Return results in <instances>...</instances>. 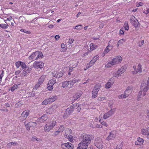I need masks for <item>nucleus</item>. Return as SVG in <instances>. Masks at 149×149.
Returning <instances> with one entry per match:
<instances>
[{
  "instance_id": "35",
  "label": "nucleus",
  "mask_w": 149,
  "mask_h": 149,
  "mask_svg": "<svg viewBox=\"0 0 149 149\" xmlns=\"http://www.w3.org/2000/svg\"><path fill=\"white\" fill-rule=\"evenodd\" d=\"M18 87V85L15 84L13 85L11 88L9 89V90H10L12 92H13Z\"/></svg>"
},
{
  "instance_id": "41",
  "label": "nucleus",
  "mask_w": 149,
  "mask_h": 149,
  "mask_svg": "<svg viewBox=\"0 0 149 149\" xmlns=\"http://www.w3.org/2000/svg\"><path fill=\"white\" fill-rule=\"evenodd\" d=\"M142 134L143 135H146L147 138L149 139V131H142Z\"/></svg>"
},
{
  "instance_id": "64",
  "label": "nucleus",
  "mask_w": 149,
  "mask_h": 149,
  "mask_svg": "<svg viewBox=\"0 0 149 149\" xmlns=\"http://www.w3.org/2000/svg\"><path fill=\"white\" fill-rule=\"evenodd\" d=\"M21 72V71L20 70H18L17 71H16L15 72V74L16 75H18Z\"/></svg>"
},
{
  "instance_id": "51",
  "label": "nucleus",
  "mask_w": 149,
  "mask_h": 149,
  "mask_svg": "<svg viewBox=\"0 0 149 149\" xmlns=\"http://www.w3.org/2000/svg\"><path fill=\"white\" fill-rule=\"evenodd\" d=\"M82 28V26L81 25H77L76 26L74 29H77L78 30H80Z\"/></svg>"
},
{
  "instance_id": "26",
  "label": "nucleus",
  "mask_w": 149,
  "mask_h": 149,
  "mask_svg": "<svg viewBox=\"0 0 149 149\" xmlns=\"http://www.w3.org/2000/svg\"><path fill=\"white\" fill-rule=\"evenodd\" d=\"M37 52H35L33 53L29 57V59L30 60H37L36 59V57L37 56Z\"/></svg>"
},
{
  "instance_id": "61",
  "label": "nucleus",
  "mask_w": 149,
  "mask_h": 149,
  "mask_svg": "<svg viewBox=\"0 0 149 149\" xmlns=\"http://www.w3.org/2000/svg\"><path fill=\"white\" fill-rule=\"evenodd\" d=\"M74 41V40L73 39H70L69 40L68 42L71 45L73 43Z\"/></svg>"
},
{
  "instance_id": "32",
  "label": "nucleus",
  "mask_w": 149,
  "mask_h": 149,
  "mask_svg": "<svg viewBox=\"0 0 149 149\" xmlns=\"http://www.w3.org/2000/svg\"><path fill=\"white\" fill-rule=\"evenodd\" d=\"M61 48L62 49L61 51L63 52H66L67 50V46L64 43H62L61 44Z\"/></svg>"
},
{
  "instance_id": "6",
  "label": "nucleus",
  "mask_w": 149,
  "mask_h": 149,
  "mask_svg": "<svg viewBox=\"0 0 149 149\" xmlns=\"http://www.w3.org/2000/svg\"><path fill=\"white\" fill-rule=\"evenodd\" d=\"M125 70V68L123 66L122 67L118 69L117 71L114 72L113 74V76L114 77H118L124 73Z\"/></svg>"
},
{
  "instance_id": "54",
  "label": "nucleus",
  "mask_w": 149,
  "mask_h": 149,
  "mask_svg": "<svg viewBox=\"0 0 149 149\" xmlns=\"http://www.w3.org/2000/svg\"><path fill=\"white\" fill-rule=\"evenodd\" d=\"M23 103L22 102H19L16 104V106L17 107H20L22 106Z\"/></svg>"
},
{
  "instance_id": "40",
  "label": "nucleus",
  "mask_w": 149,
  "mask_h": 149,
  "mask_svg": "<svg viewBox=\"0 0 149 149\" xmlns=\"http://www.w3.org/2000/svg\"><path fill=\"white\" fill-rule=\"evenodd\" d=\"M132 93V91L130 89H127L125 91L124 93L125 94V95L127 97H128L130 94L131 93Z\"/></svg>"
},
{
  "instance_id": "9",
  "label": "nucleus",
  "mask_w": 149,
  "mask_h": 149,
  "mask_svg": "<svg viewBox=\"0 0 149 149\" xmlns=\"http://www.w3.org/2000/svg\"><path fill=\"white\" fill-rule=\"evenodd\" d=\"M56 82V80L55 78H53L49 80L47 84V89L51 91L53 90V86Z\"/></svg>"
},
{
  "instance_id": "2",
  "label": "nucleus",
  "mask_w": 149,
  "mask_h": 149,
  "mask_svg": "<svg viewBox=\"0 0 149 149\" xmlns=\"http://www.w3.org/2000/svg\"><path fill=\"white\" fill-rule=\"evenodd\" d=\"M141 88V91L143 90V95H145L146 91L149 88V77L148 78L147 84L143 81H142Z\"/></svg>"
},
{
  "instance_id": "28",
  "label": "nucleus",
  "mask_w": 149,
  "mask_h": 149,
  "mask_svg": "<svg viewBox=\"0 0 149 149\" xmlns=\"http://www.w3.org/2000/svg\"><path fill=\"white\" fill-rule=\"evenodd\" d=\"M36 52H38L37 53V56L36 59L37 60L42 58L43 56L42 53L40 52H38V51Z\"/></svg>"
},
{
  "instance_id": "60",
  "label": "nucleus",
  "mask_w": 149,
  "mask_h": 149,
  "mask_svg": "<svg viewBox=\"0 0 149 149\" xmlns=\"http://www.w3.org/2000/svg\"><path fill=\"white\" fill-rule=\"evenodd\" d=\"M35 139L36 140L38 141H41V139H37L35 138H34L33 137H32V140L33 141H34V140Z\"/></svg>"
},
{
  "instance_id": "56",
  "label": "nucleus",
  "mask_w": 149,
  "mask_h": 149,
  "mask_svg": "<svg viewBox=\"0 0 149 149\" xmlns=\"http://www.w3.org/2000/svg\"><path fill=\"white\" fill-rule=\"evenodd\" d=\"M143 90H142V91H141V90H140V91H139V94L140 95L139 96H138L137 97V100H139L140 99L141 96V95L142 93H143Z\"/></svg>"
},
{
  "instance_id": "53",
  "label": "nucleus",
  "mask_w": 149,
  "mask_h": 149,
  "mask_svg": "<svg viewBox=\"0 0 149 149\" xmlns=\"http://www.w3.org/2000/svg\"><path fill=\"white\" fill-rule=\"evenodd\" d=\"M21 61H19L15 63V66H16V67H17V68H19V66H21Z\"/></svg>"
},
{
  "instance_id": "20",
  "label": "nucleus",
  "mask_w": 149,
  "mask_h": 149,
  "mask_svg": "<svg viewBox=\"0 0 149 149\" xmlns=\"http://www.w3.org/2000/svg\"><path fill=\"white\" fill-rule=\"evenodd\" d=\"M114 111L112 110L109 111L108 112L105 113L103 116V118L104 119H106L108 118L111 116L113 113Z\"/></svg>"
},
{
  "instance_id": "30",
  "label": "nucleus",
  "mask_w": 149,
  "mask_h": 149,
  "mask_svg": "<svg viewBox=\"0 0 149 149\" xmlns=\"http://www.w3.org/2000/svg\"><path fill=\"white\" fill-rule=\"evenodd\" d=\"M57 99V97L56 96L54 95L52 97L50 98H48L49 100L50 103H52L54 102L55 100Z\"/></svg>"
},
{
  "instance_id": "36",
  "label": "nucleus",
  "mask_w": 149,
  "mask_h": 149,
  "mask_svg": "<svg viewBox=\"0 0 149 149\" xmlns=\"http://www.w3.org/2000/svg\"><path fill=\"white\" fill-rule=\"evenodd\" d=\"M125 40L124 39H122L120 40L118 42L117 45V47H118L120 45H122L125 42Z\"/></svg>"
},
{
  "instance_id": "44",
  "label": "nucleus",
  "mask_w": 149,
  "mask_h": 149,
  "mask_svg": "<svg viewBox=\"0 0 149 149\" xmlns=\"http://www.w3.org/2000/svg\"><path fill=\"white\" fill-rule=\"evenodd\" d=\"M50 103L49 100L48 98H47L44 100L42 103V105H46Z\"/></svg>"
},
{
  "instance_id": "52",
  "label": "nucleus",
  "mask_w": 149,
  "mask_h": 149,
  "mask_svg": "<svg viewBox=\"0 0 149 149\" xmlns=\"http://www.w3.org/2000/svg\"><path fill=\"white\" fill-rule=\"evenodd\" d=\"M125 95H126L124 93L123 94H122L119 95L118 96V97L119 99L124 98L127 97Z\"/></svg>"
},
{
  "instance_id": "7",
  "label": "nucleus",
  "mask_w": 149,
  "mask_h": 149,
  "mask_svg": "<svg viewBox=\"0 0 149 149\" xmlns=\"http://www.w3.org/2000/svg\"><path fill=\"white\" fill-rule=\"evenodd\" d=\"M56 121L53 120L47 123L45 125L44 129L45 130H50L52 129L53 127L56 125Z\"/></svg>"
},
{
  "instance_id": "27",
  "label": "nucleus",
  "mask_w": 149,
  "mask_h": 149,
  "mask_svg": "<svg viewBox=\"0 0 149 149\" xmlns=\"http://www.w3.org/2000/svg\"><path fill=\"white\" fill-rule=\"evenodd\" d=\"M29 125L31 128V130H34V128L36 127L37 124L36 122H29Z\"/></svg>"
},
{
  "instance_id": "13",
  "label": "nucleus",
  "mask_w": 149,
  "mask_h": 149,
  "mask_svg": "<svg viewBox=\"0 0 149 149\" xmlns=\"http://www.w3.org/2000/svg\"><path fill=\"white\" fill-rule=\"evenodd\" d=\"M88 144L82 141L78 144L77 149H87Z\"/></svg>"
},
{
  "instance_id": "23",
  "label": "nucleus",
  "mask_w": 149,
  "mask_h": 149,
  "mask_svg": "<svg viewBox=\"0 0 149 149\" xmlns=\"http://www.w3.org/2000/svg\"><path fill=\"white\" fill-rule=\"evenodd\" d=\"M113 79L111 78L110 79L108 82H107L105 85V88H109L111 86L113 85Z\"/></svg>"
},
{
  "instance_id": "50",
  "label": "nucleus",
  "mask_w": 149,
  "mask_h": 149,
  "mask_svg": "<svg viewBox=\"0 0 149 149\" xmlns=\"http://www.w3.org/2000/svg\"><path fill=\"white\" fill-rule=\"evenodd\" d=\"M144 42V40H142L141 41H139L137 43L139 47L143 45Z\"/></svg>"
},
{
  "instance_id": "8",
  "label": "nucleus",
  "mask_w": 149,
  "mask_h": 149,
  "mask_svg": "<svg viewBox=\"0 0 149 149\" xmlns=\"http://www.w3.org/2000/svg\"><path fill=\"white\" fill-rule=\"evenodd\" d=\"M30 110L28 109L24 111L21 115V116L19 117V119L21 121L25 120L29 114Z\"/></svg>"
},
{
  "instance_id": "14",
  "label": "nucleus",
  "mask_w": 149,
  "mask_h": 149,
  "mask_svg": "<svg viewBox=\"0 0 149 149\" xmlns=\"http://www.w3.org/2000/svg\"><path fill=\"white\" fill-rule=\"evenodd\" d=\"M57 108L56 106H54L48 108L46 111V113L48 114H51L56 112V109Z\"/></svg>"
},
{
  "instance_id": "12",
  "label": "nucleus",
  "mask_w": 149,
  "mask_h": 149,
  "mask_svg": "<svg viewBox=\"0 0 149 149\" xmlns=\"http://www.w3.org/2000/svg\"><path fill=\"white\" fill-rule=\"evenodd\" d=\"M123 59L122 57L120 56H118L113 58L111 61L113 65L117 64L121 62Z\"/></svg>"
},
{
  "instance_id": "37",
  "label": "nucleus",
  "mask_w": 149,
  "mask_h": 149,
  "mask_svg": "<svg viewBox=\"0 0 149 149\" xmlns=\"http://www.w3.org/2000/svg\"><path fill=\"white\" fill-rule=\"evenodd\" d=\"M112 48L111 47H110V46L108 45L107 47L105 48L104 51V53H107L109 52Z\"/></svg>"
},
{
  "instance_id": "45",
  "label": "nucleus",
  "mask_w": 149,
  "mask_h": 149,
  "mask_svg": "<svg viewBox=\"0 0 149 149\" xmlns=\"http://www.w3.org/2000/svg\"><path fill=\"white\" fill-rule=\"evenodd\" d=\"M8 25L4 24H0V27L3 29H6L8 28Z\"/></svg>"
},
{
  "instance_id": "47",
  "label": "nucleus",
  "mask_w": 149,
  "mask_h": 149,
  "mask_svg": "<svg viewBox=\"0 0 149 149\" xmlns=\"http://www.w3.org/2000/svg\"><path fill=\"white\" fill-rule=\"evenodd\" d=\"M99 56L98 55H96L95 56H94L92 60L94 62H95L99 58Z\"/></svg>"
},
{
  "instance_id": "57",
  "label": "nucleus",
  "mask_w": 149,
  "mask_h": 149,
  "mask_svg": "<svg viewBox=\"0 0 149 149\" xmlns=\"http://www.w3.org/2000/svg\"><path fill=\"white\" fill-rule=\"evenodd\" d=\"M26 122H24V124L25 125V126H26V128H27V130H31V128L30 127V125H29V123H28L27 124H26Z\"/></svg>"
},
{
  "instance_id": "16",
  "label": "nucleus",
  "mask_w": 149,
  "mask_h": 149,
  "mask_svg": "<svg viewBox=\"0 0 149 149\" xmlns=\"http://www.w3.org/2000/svg\"><path fill=\"white\" fill-rule=\"evenodd\" d=\"M116 131H111L109 133V135L107 138V140L109 141L113 140L116 136Z\"/></svg>"
},
{
  "instance_id": "22",
  "label": "nucleus",
  "mask_w": 149,
  "mask_h": 149,
  "mask_svg": "<svg viewBox=\"0 0 149 149\" xmlns=\"http://www.w3.org/2000/svg\"><path fill=\"white\" fill-rule=\"evenodd\" d=\"M143 142V139L140 137H138L137 138V140L135 142V144L136 145H142Z\"/></svg>"
},
{
  "instance_id": "5",
  "label": "nucleus",
  "mask_w": 149,
  "mask_h": 149,
  "mask_svg": "<svg viewBox=\"0 0 149 149\" xmlns=\"http://www.w3.org/2000/svg\"><path fill=\"white\" fill-rule=\"evenodd\" d=\"M101 85L99 84H97L95 86L92 92V98H94L97 97L98 91Z\"/></svg>"
},
{
  "instance_id": "55",
  "label": "nucleus",
  "mask_w": 149,
  "mask_h": 149,
  "mask_svg": "<svg viewBox=\"0 0 149 149\" xmlns=\"http://www.w3.org/2000/svg\"><path fill=\"white\" fill-rule=\"evenodd\" d=\"M106 98L105 97H99L97 98V100L98 101H102L104 100H106Z\"/></svg>"
},
{
  "instance_id": "25",
  "label": "nucleus",
  "mask_w": 149,
  "mask_h": 149,
  "mask_svg": "<svg viewBox=\"0 0 149 149\" xmlns=\"http://www.w3.org/2000/svg\"><path fill=\"white\" fill-rule=\"evenodd\" d=\"M82 93V91H79L74 94L73 96L74 99L77 100L81 96Z\"/></svg>"
},
{
  "instance_id": "15",
  "label": "nucleus",
  "mask_w": 149,
  "mask_h": 149,
  "mask_svg": "<svg viewBox=\"0 0 149 149\" xmlns=\"http://www.w3.org/2000/svg\"><path fill=\"white\" fill-rule=\"evenodd\" d=\"M72 131H66L65 133V137L67 138L70 141H73V138L72 135Z\"/></svg>"
},
{
  "instance_id": "29",
  "label": "nucleus",
  "mask_w": 149,
  "mask_h": 149,
  "mask_svg": "<svg viewBox=\"0 0 149 149\" xmlns=\"http://www.w3.org/2000/svg\"><path fill=\"white\" fill-rule=\"evenodd\" d=\"M45 78L46 76L44 75L41 76L38 79V82L40 84H42L44 82Z\"/></svg>"
},
{
  "instance_id": "34",
  "label": "nucleus",
  "mask_w": 149,
  "mask_h": 149,
  "mask_svg": "<svg viewBox=\"0 0 149 149\" xmlns=\"http://www.w3.org/2000/svg\"><path fill=\"white\" fill-rule=\"evenodd\" d=\"M116 146L115 147L111 149H122L123 147V144L121 143H118V144H115Z\"/></svg>"
},
{
  "instance_id": "43",
  "label": "nucleus",
  "mask_w": 149,
  "mask_h": 149,
  "mask_svg": "<svg viewBox=\"0 0 149 149\" xmlns=\"http://www.w3.org/2000/svg\"><path fill=\"white\" fill-rule=\"evenodd\" d=\"M112 61H111L109 62H108L105 65V67L106 68H110L113 65V63H112Z\"/></svg>"
},
{
  "instance_id": "24",
  "label": "nucleus",
  "mask_w": 149,
  "mask_h": 149,
  "mask_svg": "<svg viewBox=\"0 0 149 149\" xmlns=\"http://www.w3.org/2000/svg\"><path fill=\"white\" fill-rule=\"evenodd\" d=\"M31 71V68H26L24 69L22 72L21 74L22 75V76H23L24 77H25L28 73L30 72Z\"/></svg>"
},
{
  "instance_id": "49",
  "label": "nucleus",
  "mask_w": 149,
  "mask_h": 149,
  "mask_svg": "<svg viewBox=\"0 0 149 149\" xmlns=\"http://www.w3.org/2000/svg\"><path fill=\"white\" fill-rule=\"evenodd\" d=\"M21 66L22 69H25L26 68H29L28 67H26L25 63L23 62H21Z\"/></svg>"
},
{
  "instance_id": "46",
  "label": "nucleus",
  "mask_w": 149,
  "mask_h": 149,
  "mask_svg": "<svg viewBox=\"0 0 149 149\" xmlns=\"http://www.w3.org/2000/svg\"><path fill=\"white\" fill-rule=\"evenodd\" d=\"M41 84H40L38 82V83L35 85V86L33 88V90L35 91L36 90V89L39 87Z\"/></svg>"
},
{
  "instance_id": "10",
  "label": "nucleus",
  "mask_w": 149,
  "mask_h": 149,
  "mask_svg": "<svg viewBox=\"0 0 149 149\" xmlns=\"http://www.w3.org/2000/svg\"><path fill=\"white\" fill-rule=\"evenodd\" d=\"M33 66L35 68H42L44 66V63L42 61H36L33 63Z\"/></svg>"
},
{
  "instance_id": "17",
  "label": "nucleus",
  "mask_w": 149,
  "mask_h": 149,
  "mask_svg": "<svg viewBox=\"0 0 149 149\" xmlns=\"http://www.w3.org/2000/svg\"><path fill=\"white\" fill-rule=\"evenodd\" d=\"M48 119V116L46 114H43L40 118L37 119V122L38 123H42L44 122Z\"/></svg>"
},
{
  "instance_id": "19",
  "label": "nucleus",
  "mask_w": 149,
  "mask_h": 149,
  "mask_svg": "<svg viewBox=\"0 0 149 149\" xmlns=\"http://www.w3.org/2000/svg\"><path fill=\"white\" fill-rule=\"evenodd\" d=\"M63 72H64L63 70H61V71H60V70H59L58 72V74H56L57 72H53L52 73V75L53 76L56 77L60 78L63 76Z\"/></svg>"
},
{
  "instance_id": "1",
  "label": "nucleus",
  "mask_w": 149,
  "mask_h": 149,
  "mask_svg": "<svg viewBox=\"0 0 149 149\" xmlns=\"http://www.w3.org/2000/svg\"><path fill=\"white\" fill-rule=\"evenodd\" d=\"M80 137L83 139V141L89 144L91 143V140L93 139L94 137L92 135L83 134L81 135Z\"/></svg>"
},
{
  "instance_id": "63",
  "label": "nucleus",
  "mask_w": 149,
  "mask_h": 149,
  "mask_svg": "<svg viewBox=\"0 0 149 149\" xmlns=\"http://www.w3.org/2000/svg\"><path fill=\"white\" fill-rule=\"evenodd\" d=\"M64 129V127L63 125H61L59 128L58 130H63Z\"/></svg>"
},
{
  "instance_id": "4",
  "label": "nucleus",
  "mask_w": 149,
  "mask_h": 149,
  "mask_svg": "<svg viewBox=\"0 0 149 149\" xmlns=\"http://www.w3.org/2000/svg\"><path fill=\"white\" fill-rule=\"evenodd\" d=\"M94 144L95 146L99 149H102L103 148V142L101 138L98 137L95 139Z\"/></svg>"
},
{
  "instance_id": "3",
  "label": "nucleus",
  "mask_w": 149,
  "mask_h": 149,
  "mask_svg": "<svg viewBox=\"0 0 149 149\" xmlns=\"http://www.w3.org/2000/svg\"><path fill=\"white\" fill-rule=\"evenodd\" d=\"M76 105L77 106L79 105V104L78 103L74 104H73V106H71L66 109L65 113L63 116L64 118H66L74 111V109H75V106Z\"/></svg>"
},
{
  "instance_id": "31",
  "label": "nucleus",
  "mask_w": 149,
  "mask_h": 149,
  "mask_svg": "<svg viewBox=\"0 0 149 149\" xmlns=\"http://www.w3.org/2000/svg\"><path fill=\"white\" fill-rule=\"evenodd\" d=\"M101 117H100V116L99 117V120L100 122L101 123V124L107 127L108 126L107 123L104 121L103 120L101 119Z\"/></svg>"
},
{
  "instance_id": "48",
  "label": "nucleus",
  "mask_w": 149,
  "mask_h": 149,
  "mask_svg": "<svg viewBox=\"0 0 149 149\" xmlns=\"http://www.w3.org/2000/svg\"><path fill=\"white\" fill-rule=\"evenodd\" d=\"M80 81L79 79H74L73 80L70 81L71 84L72 85V86L73 85L77 82L79 81Z\"/></svg>"
},
{
  "instance_id": "11",
  "label": "nucleus",
  "mask_w": 149,
  "mask_h": 149,
  "mask_svg": "<svg viewBox=\"0 0 149 149\" xmlns=\"http://www.w3.org/2000/svg\"><path fill=\"white\" fill-rule=\"evenodd\" d=\"M61 147L63 149H72L74 148V145L69 142L62 144Z\"/></svg>"
},
{
  "instance_id": "62",
  "label": "nucleus",
  "mask_w": 149,
  "mask_h": 149,
  "mask_svg": "<svg viewBox=\"0 0 149 149\" xmlns=\"http://www.w3.org/2000/svg\"><path fill=\"white\" fill-rule=\"evenodd\" d=\"M143 5V3L139 2V3L138 4L136 5V6L137 7H138L140 6H142Z\"/></svg>"
},
{
  "instance_id": "42",
  "label": "nucleus",
  "mask_w": 149,
  "mask_h": 149,
  "mask_svg": "<svg viewBox=\"0 0 149 149\" xmlns=\"http://www.w3.org/2000/svg\"><path fill=\"white\" fill-rule=\"evenodd\" d=\"M123 27L126 31H128L129 29V25L128 24V22L127 21H125Z\"/></svg>"
},
{
  "instance_id": "18",
  "label": "nucleus",
  "mask_w": 149,
  "mask_h": 149,
  "mask_svg": "<svg viewBox=\"0 0 149 149\" xmlns=\"http://www.w3.org/2000/svg\"><path fill=\"white\" fill-rule=\"evenodd\" d=\"M62 86L63 88H71L72 87L70 81H66L63 82L62 84Z\"/></svg>"
},
{
  "instance_id": "38",
  "label": "nucleus",
  "mask_w": 149,
  "mask_h": 149,
  "mask_svg": "<svg viewBox=\"0 0 149 149\" xmlns=\"http://www.w3.org/2000/svg\"><path fill=\"white\" fill-rule=\"evenodd\" d=\"M115 44V42L114 40H111L109 41L108 45L113 48V45Z\"/></svg>"
},
{
  "instance_id": "58",
  "label": "nucleus",
  "mask_w": 149,
  "mask_h": 149,
  "mask_svg": "<svg viewBox=\"0 0 149 149\" xmlns=\"http://www.w3.org/2000/svg\"><path fill=\"white\" fill-rule=\"evenodd\" d=\"M124 34V32L123 31L122 29H120L119 31L120 35L122 36Z\"/></svg>"
},
{
  "instance_id": "21",
  "label": "nucleus",
  "mask_w": 149,
  "mask_h": 149,
  "mask_svg": "<svg viewBox=\"0 0 149 149\" xmlns=\"http://www.w3.org/2000/svg\"><path fill=\"white\" fill-rule=\"evenodd\" d=\"M142 71L141 65L140 63H139L137 70H136L135 71H132L131 72L132 74H135L138 73V72L140 73L142 72Z\"/></svg>"
},
{
  "instance_id": "59",
  "label": "nucleus",
  "mask_w": 149,
  "mask_h": 149,
  "mask_svg": "<svg viewBox=\"0 0 149 149\" xmlns=\"http://www.w3.org/2000/svg\"><path fill=\"white\" fill-rule=\"evenodd\" d=\"M143 13L146 14H147L148 13H149V8H146V10L143 11Z\"/></svg>"
},
{
  "instance_id": "33",
  "label": "nucleus",
  "mask_w": 149,
  "mask_h": 149,
  "mask_svg": "<svg viewBox=\"0 0 149 149\" xmlns=\"http://www.w3.org/2000/svg\"><path fill=\"white\" fill-rule=\"evenodd\" d=\"M134 19H135V17L134 16H132L131 18V20H132V19H133L134 21V23H133L134 26L135 27H137L138 26V25L139 23L137 19H136V20H134Z\"/></svg>"
},
{
  "instance_id": "39",
  "label": "nucleus",
  "mask_w": 149,
  "mask_h": 149,
  "mask_svg": "<svg viewBox=\"0 0 149 149\" xmlns=\"http://www.w3.org/2000/svg\"><path fill=\"white\" fill-rule=\"evenodd\" d=\"M90 50L92 51L95 49L97 47V45L93 44V43H91L90 45Z\"/></svg>"
}]
</instances>
